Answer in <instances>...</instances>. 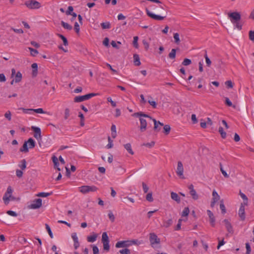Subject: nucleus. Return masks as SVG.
<instances>
[{
    "label": "nucleus",
    "instance_id": "50",
    "mask_svg": "<svg viewBox=\"0 0 254 254\" xmlns=\"http://www.w3.org/2000/svg\"><path fill=\"white\" fill-rule=\"evenodd\" d=\"M45 226H46V228L48 232V234L49 235H50V237L51 238H53V233L52 232V231L51 230V228L50 227V226L47 224H45Z\"/></svg>",
    "mask_w": 254,
    "mask_h": 254
},
{
    "label": "nucleus",
    "instance_id": "31",
    "mask_svg": "<svg viewBox=\"0 0 254 254\" xmlns=\"http://www.w3.org/2000/svg\"><path fill=\"white\" fill-rule=\"evenodd\" d=\"M28 151L27 142L25 141L23 144L22 147L20 149V151L26 153L28 152Z\"/></svg>",
    "mask_w": 254,
    "mask_h": 254
},
{
    "label": "nucleus",
    "instance_id": "35",
    "mask_svg": "<svg viewBox=\"0 0 254 254\" xmlns=\"http://www.w3.org/2000/svg\"><path fill=\"white\" fill-rule=\"evenodd\" d=\"M28 49L30 52L31 55L33 57L36 56L37 55V54H38V51L36 49H34L31 47H29Z\"/></svg>",
    "mask_w": 254,
    "mask_h": 254
},
{
    "label": "nucleus",
    "instance_id": "60",
    "mask_svg": "<svg viewBox=\"0 0 254 254\" xmlns=\"http://www.w3.org/2000/svg\"><path fill=\"white\" fill-rule=\"evenodd\" d=\"M73 7L72 6H69L68 7L67 11H66V14L70 15L71 13H72V12L73 11Z\"/></svg>",
    "mask_w": 254,
    "mask_h": 254
},
{
    "label": "nucleus",
    "instance_id": "18",
    "mask_svg": "<svg viewBox=\"0 0 254 254\" xmlns=\"http://www.w3.org/2000/svg\"><path fill=\"white\" fill-rule=\"evenodd\" d=\"M171 197L173 200L176 201L178 203H180L181 202V198L177 193L173 191L171 192Z\"/></svg>",
    "mask_w": 254,
    "mask_h": 254
},
{
    "label": "nucleus",
    "instance_id": "33",
    "mask_svg": "<svg viewBox=\"0 0 254 254\" xmlns=\"http://www.w3.org/2000/svg\"><path fill=\"white\" fill-rule=\"evenodd\" d=\"M171 127L168 125H166L163 127V132L166 134L168 135L170 131Z\"/></svg>",
    "mask_w": 254,
    "mask_h": 254
},
{
    "label": "nucleus",
    "instance_id": "38",
    "mask_svg": "<svg viewBox=\"0 0 254 254\" xmlns=\"http://www.w3.org/2000/svg\"><path fill=\"white\" fill-rule=\"evenodd\" d=\"M21 164L18 166L21 169V170H24L26 167V161L25 159H23L20 162Z\"/></svg>",
    "mask_w": 254,
    "mask_h": 254
},
{
    "label": "nucleus",
    "instance_id": "62",
    "mask_svg": "<svg viewBox=\"0 0 254 254\" xmlns=\"http://www.w3.org/2000/svg\"><path fill=\"white\" fill-rule=\"evenodd\" d=\"M107 101L108 102L111 103V105L113 107H115L116 106V103L114 101H113L111 97H108L107 98Z\"/></svg>",
    "mask_w": 254,
    "mask_h": 254
},
{
    "label": "nucleus",
    "instance_id": "32",
    "mask_svg": "<svg viewBox=\"0 0 254 254\" xmlns=\"http://www.w3.org/2000/svg\"><path fill=\"white\" fill-rule=\"evenodd\" d=\"M61 25L64 28L66 29L67 30H71L72 28V27L70 25H69L67 23H66L63 21H61Z\"/></svg>",
    "mask_w": 254,
    "mask_h": 254
},
{
    "label": "nucleus",
    "instance_id": "59",
    "mask_svg": "<svg viewBox=\"0 0 254 254\" xmlns=\"http://www.w3.org/2000/svg\"><path fill=\"white\" fill-rule=\"evenodd\" d=\"M120 253L121 254H129L130 251L128 249H125L120 251Z\"/></svg>",
    "mask_w": 254,
    "mask_h": 254
},
{
    "label": "nucleus",
    "instance_id": "6",
    "mask_svg": "<svg viewBox=\"0 0 254 254\" xmlns=\"http://www.w3.org/2000/svg\"><path fill=\"white\" fill-rule=\"evenodd\" d=\"M79 191L83 194L88 193L89 192H94L98 190V188L95 186H83L79 188Z\"/></svg>",
    "mask_w": 254,
    "mask_h": 254
},
{
    "label": "nucleus",
    "instance_id": "51",
    "mask_svg": "<svg viewBox=\"0 0 254 254\" xmlns=\"http://www.w3.org/2000/svg\"><path fill=\"white\" fill-rule=\"evenodd\" d=\"M108 217L111 222H113L115 221V217L111 211H109L108 213Z\"/></svg>",
    "mask_w": 254,
    "mask_h": 254
},
{
    "label": "nucleus",
    "instance_id": "56",
    "mask_svg": "<svg viewBox=\"0 0 254 254\" xmlns=\"http://www.w3.org/2000/svg\"><path fill=\"white\" fill-rule=\"evenodd\" d=\"M142 188H143V190L144 192V193L147 192V191H148V190H149V188L148 187V186L144 182H143L142 183Z\"/></svg>",
    "mask_w": 254,
    "mask_h": 254
},
{
    "label": "nucleus",
    "instance_id": "49",
    "mask_svg": "<svg viewBox=\"0 0 254 254\" xmlns=\"http://www.w3.org/2000/svg\"><path fill=\"white\" fill-rule=\"evenodd\" d=\"M70 115V110L68 108H66L64 111V118L65 120L68 119Z\"/></svg>",
    "mask_w": 254,
    "mask_h": 254
},
{
    "label": "nucleus",
    "instance_id": "2",
    "mask_svg": "<svg viewBox=\"0 0 254 254\" xmlns=\"http://www.w3.org/2000/svg\"><path fill=\"white\" fill-rule=\"evenodd\" d=\"M132 116L139 118L140 122V130L141 132L145 131L147 127V121L143 119V117L147 118L150 120H152V118L151 117L141 112L135 113L132 115Z\"/></svg>",
    "mask_w": 254,
    "mask_h": 254
},
{
    "label": "nucleus",
    "instance_id": "19",
    "mask_svg": "<svg viewBox=\"0 0 254 254\" xmlns=\"http://www.w3.org/2000/svg\"><path fill=\"white\" fill-rule=\"evenodd\" d=\"M97 236H98L97 234L93 232L92 235L87 236V240L88 242L93 243L94 242H95L96 240Z\"/></svg>",
    "mask_w": 254,
    "mask_h": 254
},
{
    "label": "nucleus",
    "instance_id": "12",
    "mask_svg": "<svg viewBox=\"0 0 254 254\" xmlns=\"http://www.w3.org/2000/svg\"><path fill=\"white\" fill-rule=\"evenodd\" d=\"M31 129L34 132V137H35L38 140L41 139L42 136L41 129L38 127L32 126L31 127Z\"/></svg>",
    "mask_w": 254,
    "mask_h": 254
},
{
    "label": "nucleus",
    "instance_id": "37",
    "mask_svg": "<svg viewBox=\"0 0 254 254\" xmlns=\"http://www.w3.org/2000/svg\"><path fill=\"white\" fill-rule=\"evenodd\" d=\"M190 193L193 199L197 200L198 199V195L195 190L193 191H190Z\"/></svg>",
    "mask_w": 254,
    "mask_h": 254
},
{
    "label": "nucleus",
    "instance_id": "24",
    "mask_svg": "<svg viewBox=\"0 0 254 254\" xmlns=\"http://www.w3.org/2000/svg\"><path fill=\"white\" fill-rule=\"evenodd\" d=\"M28 144L29 148H33L35 146V142L33 139L30 138L28 140L26 141Z\"/></svg>",
    "mask_w": 254,
    "mask_h": 254
},
{
    "label": "nucleus",
    "instance_id": "30",
    "mask_svg": "<svg viewBox=\"0 0 254 254\" xmlns=\"http://www.w3.org/2000/svg\"><path fill=\"white\" fill-rule=\"evenodd\" d=\"M176 50L175 49H172L171 52L169 54L168 57L171 59H175L176 58Z\"/></svg>",
    "mask_w": 254,
    "mask_h": 254
},
{
    "label": "nucleus",
    "instance_id": "46",
    "mask_svg": "<svg viewBox=\"0 0 254 254\" xmlns=\"http://www.w3.org/2000/svg\"><path fill=\"white\" fill-rule=\"evenodd\" d=\"M146 199L149 201V202H152L153 201V198L152 197V192H149L146 196Z\"/></svg>",
    "mask_w": 254,
    "mask_h": 254
},
{
    "label": "nucleus",
    "instance_id": "23",
    "mask_svg": "<svg viewBox=\"0 0 254 254\" xmlns=\"http://www.w3.org/2000/svg\"><path fill=\"white\" fill-rule=\"evenodd\" d=\"M173 224V220L172 219H169L167 220L164 221L163 222V226L165 228H168Z\"/></svg>",
    "mask_w": 254,
    "mask_h": 254
},
{
    "label": "nucleus",
    "instance_id": "4",
    "mask_svg": "<svg viewBox=\"0 0 254 254\" xmlns=\"http://www.w3.org/2000/svg\"><path fill=\"white\" fill-rule=\"evenodd\" d=\"M98 94V93H91L85 95L76 96L74 98V102L76 103L81 102L87 100Z\"/></svg>",
    "mask_w": 254,
    "mask_h": 254
},
{
    "label": "nucleus",
    "instance_id": "21",
    "mask_svg": "<svg viewBox=\"0 0 254 254\" xmlns=\"http://www.w3.org/2000/svg\"><path fill=\"white\" fill-rule=\"evenodd\" d=\"M125 148L131 155L134 154V152L132 150L131 144L129 143L124 144Z\"/></svg>",
    "mask_w": 254,
    "mask_h": 254
},
{
    "label": "nucleus",
    "instance_id": "58",
    "mask_svg": "<svg viewBox=\"0 0 254 254\" xmlns=\"http://www.w3.org/2000/svg\"><path fill=\"white\" fill-rule=\"evenodd\" d=\"M108 139L109 143L107 144V147L108 148H111L113 146V141L111 140L110 136L108 137Z\"/></svg>",
    "mask_w": 254,
    "mask_h": 254
},
{
    "label": "nucleus",
    "instance_id": "53",
    "mask_svg": "<svg viewBox=\"0 0 254 254\" xmlns=\"http://www.w3.org/2000/svg\"><path fill=\"white\" fill-rule=\"evenodd\" d=\"M4 117L10 121L11 119V112L9 111H7L4 114Z\"/></svg>",
    "mask_w": 254,
    "mask_h": 254
},
{
    "label": "nucleus",
    "instance_id": "22",
    "mask_svg": "<svg viewBox=\"0 0 254 254\" xmlns=\"http://www.w3.org/2000/svg\"><path fill=\"white\" fill-rule=\"evenodd\" d=\"M133 62L134 64L136 66H139L140 65L141 63L140 62V58L137 54L133 55Z\"/></svg>",
    "mask_w": 254,
    "mask_h": 254
},
{
    "label": "nucleus",
    "instance_id": "44",
    "mask_svg": "<svg viewBox=\"0 0 254 254\" xmlns=\"http://www.w3.org/2000/svg\"><path fill=\"white\" fill-rule=\"evenodd\" d=\"M174 38L175 39V42L176 44H179L180 43L179 34L178 33H175L174 34Z\"/></svg>",
    "mask_w": 254,
    "mask_h": 254
},
{
    "label": "nucleus",
    "instance_id": "17",
    "mask_svg": "<svg viewBox=\"0 0 254 254\" xmlns=\"http://www.w3.org/2000/svg\"><path fill=\"white\" fill-rule=\"evenodd\" d=\"M207 212L208 215L209 216V219H210V222L211 225L212 227H214L215 226V217H214V216L213 215V214L209 210H208L207 211Z\"/></svg>",
    "mask_w": 254,
    "mask_h": 254
},
{
    "label": "nucleus",
    "instance_id": "27",
    "mask_svg": "<svg viewBox=\"0 0 254 254\" xmlns=\"http://www.w3.org/2000/svg\"><path fill=\"white\" fill-rule=\"evenodd\" d=\"M111 135L113 138H115L117 136L116 127L115 125H112L111 128Z\"/></svg>",
    "mask_w": 254,
    "mask_h": 254
},
{
    "label": "nucleus",
    "instance_id": "29",
    "mask_svg": "<svg viewBox=\"0 0 254 254\" xmlns=\"http://www.w3.org/2000/svg\"><path fill=\"white\" fill-rule=\"evenodd\" d=\"M52 193H53V192L52 191L50 192H41L38 193L37 194V196H39V197H47V196H49L52 195Z\"/></svg>",
    "mask_w": 254,
    "mask_h": 254
},
{
    "label": "nucleus",
    "instance_id": "57",
    "mask_svg": "<svg viewBox=\"0 0 254 254\" xmlns=\"http://www.w3.org/2000/svg\"><path fill=\"white\" fill-rule=\"evenodd\" d=\"M74 29L76 33H77V34L79 33L80 27H79V25L78 23L76 22L74 23Z\"/></svg>",
    "mask_w": 254,
    "mask_h": 254
},
{
    "label": "nucleus",
    "instance_id": "13",
    "mask_svg": "<svg viewBox=\"0 0 254 254\" xmlns=\"http://www.w3.org/2000/svg\"><path fill=\"white\" fill-rule=\"evenodd\" d=\"M42 200L41 198H37L33 200V203L30 205L32 209H37L40 208L42 204Z\"/></svg>",
    "mask_w": 254,
    "mask_h": 254
},
{
    "label": "nucleus",
    "instance_id": "8",
    "mask_svg": "<svg viewBox=\"0 0 254 254\" xmlns=\"http://www.w3.org/2000/svg\"><path fill=\"white\" fill-rule=\"evenodd\" d=\"M149 241L152 247H154L155 244H160V239L158 238L156 234L154 233H151L149 234Z\"/></svg>",
    "mask_w": 254,
    "mask_h": 254
},
{
    "label": "nucleus",
    "instance_id": "20",
    "mask_svg": "<svg viewBox=\"0 0 254 254\" xmlns=\"http://www.w3.org/2000/svg\"><path fill=\"white\" fill-rule=\"evenodd\" d=\"M31 67L32 70V76L36 77L38 73V64L36 63H34L32 64Z\"/></svg>",
    "mask_w": 254,
    "mask_h": 254
},
{
    "label": "nucleus",
    "instance_id": "16",
    "mask_svg": "<svg viewBox=\"0 0 254 254\" xmlns=\"http://www.w3.org/2000/svg\"><path fill=\"white\" fill-rule=\"evenodd\" d=\"M225 225L226 228L229 233H233V229L231 224L227 219H224L223 221Z\"/></svg>",
    "mask_w": 254,
    "mask_h": 254
},
{
    "label": "nucleus",
    "instance_id": "1",
    "mask_svg": "<svg viewBox=\"0 0 254 254\" xmlns=\"http://www.w3.org/2000/svg\"><path fill=\"white\" fill-rule=\"evenodd\" d=\"M231 22L234 24L235 28L240 30L242 28V23L241 21V14L238 12H233L228 14Z\"/></svg>",
    "mask_w": 254,
    "mask_h": 254
},
{
    "label": "nucleus",
    "instance_id": "14",
    "mask_svg": "<svg viewBox=\"0 0 254 254\" xmlns=\"http://www.w3.org/2000/svg\"><path fill=\"white\" fill-rule=\"evenodd\" d=\"M247 205H243L241 204L239 210L238 214L242 221H244L246 218L245 206Z\"/></svg>",
    "mask_w": 254,
    "mask_h": 254
},
{
    "label": "nucleus",
    "instance_id": "47",
    "mask_svg": "<svg viewBox=\"0 0 254 254\" xmlns=\"http://www.w3.org/2000/svg\"><path fill=\"white\" fill-rule=\"evenodd\" d=\"M191 64V61L189 59H185L182 63V64L185 66H187Z\"/></svg>",
    "mask_w": 254,
    "mask_h": 254
},
{
    "label": "nucleus",
    "instance_id": "63",
    "mask_svg": "<svg viewBox=\"0 0 254 254\" xmlns=\"http://www.w3.org/2000/svg\"><path fill=\"white\" fill-rule=\"evenodd\" d=\"M92 249L93 254H99V249L96 246H93Z\"/></svg>",
    "mask_w": 254,
    "mask_h": 254
},
{
    "label": "nucleus",
    "instance_id": "9",
    "mask_svg": "<svg viewBox=\"0 0 254 254\" xmlns=\"http://www.w3.org/2000/svg\"><path fill=\"white\" fill-rule=\"evenodd\" d=\"M132 244H136L134 240L133 241H122L118 242L116 244V247L117 248L127 247Z\"/></svg>",
    "mask_w": 254,
    "mask_h": 254
},
{
    "label": "nucleus",
    "instance_id": "36",
    "mask_svg": "<svg viewBox=\"0 0 254 254\" xmlns=\"http://www.w3.org/2000/svg\"><path fill=\"white\" fill-rule=\"evenodd\" d=\"M152 120L153 121L154 124V129L157 131H159V130H160L161 127H160L159 125L157 124V121L155 119L153 118Z\"/></svg>",
    "mask_w": 254,
    "mask_h": 254
},
{
    "label": "nucleus",
    "instance_id": "48",
    "mask_svg": "<svg viewBox=\"0 0 254 254\" xmlns=\"http://www.w3.org/2000/svg\"><path fill=\"white\" fill-rule=\"evenodd\" d=\"M138 40V37L137 36H134L133 37V45L135 48H138V44L137 43Z\"/></svg>",
    "mask_w": 254,
    "mask_h": 254
},
{
    "label": "nucleus",
    "instance_id": "26",
    "mask_svg": "<svg viewBox=\"0 0 254 254\" xmlns=\"http://www.w3.org/2000/svg\"><path fill=\"white\" fill-rule=\"evenodd\" d=\"M15 80V82L18 83L19 82L21 79H22V74L20 71H18L15 76V78L14 79Z\"/></svg>",
    "mask_w": 254,
    "mask_h": 254
},
{
    "label": "nucleus",
    "instance_id": "28",
    "mask_svg": "<svg viewBox=\"0 0 254 254\" xmlns=\"http://www.w3.org/2000/svg\"><path fill=\"white\" fill-rule=\"evenodd\" d=\"M57 36L60 37L63 41V44L64 46L68 45V41L67 39L62 34L58 33Z\"/></svg>",
    "mask_w": 254,
    "mask_h": 254
},
{
    "label": "nucleus",
    "instance_id": "5",
    "mask_svg": "<svg viewBox=\"0 0 254 254\" xmlns=\"http://www.w3.org/2000/svg\"><path fill=\"white\" fill-rule=\"evenodd\" d=\"M103 243V250L106 252H108L110 250L109 239L107 232H103L101 239Z\"/></svg>",
    "mask_w": 254,
    "mask_h": 254
},
{
    "label": "nucleus",
    "instance_id": "61",
    "mask_svg": "<svg viewBox=\"0 0 254 254\" xmlns=\"http://www.w3.org/2000/svg\"><path fill=\"white\" fill-rule=\"evenodd\" d=\"M6 213L10 216L14 217H16L17 216V214L15 212L12 210H8Z\"/></svg>",
    "mask_w": 254,
    "mask_h": 254
},
{
    "label": "nucleus",
    "instance_id": "3",
    "mask_svg": "<svg viewBox=\"0 0 254 254\" xmlns=\"http://www.w3.org/2000/svg\"><path fill=\"white\" fill-rule=\"evenodd\" d=\"M13 190L10 186L8 187L7 190L5 192L2 199L5 205H7L10 200H14L15 199L14 197L12 196Z\"/></svg>",
    "mask_w": 254,
    "mask_h": 254
},
{
    "label": "nucleus",
    "instance_id": "55",
    "mask_svg": "<svg viewBox=\"0 0 254 254\" xmlns=\"http://www.w3.org/2000/svg\"><path fill=\"white\" fill-rule=\"evenodd\" d=\"M225 84L228 88H232L233 87V83L231 80L226 81Z\"/></svg>",
    "mask_w": 254,
    "mask_h": 254
},
{
    "label": "nucleus",
    "instance_id": "52",
    "mask_svg": "<svg viewBox=\"0 0 254 254\" xmlns=\"http://www.w3.org/2000/svg\"><path fill=\"white\" fill-rule=\"evenodd\" d=\"M249 37L250 40L252 41H254V31L251 30L249 31Z\"/></svg>",
    "mask_w": 254,
    "mask_h": 254
},
{
    "label": "nucleus",
    "instance_id": "54",
    "mask_svg": "<svg viewBox=\"0 0 254 254\" xmlns=\"http://www.w3.org/2000/svg\"><path fill=\"white\" fill-rule=\"evenodd\" d=\"M246 254H250L251 252V248L249 243H247L246 244Z\"/></svg>",
    "mask_w": 254,
    "mask_h": 254
},
{
    "label": "nucleus",
    "instance_id": "10",
    "mask_svg": "<svg viewBox=\"0 0 254 254\" xmlns=\"http://www.w3.org/2000/svg\"><path fill=\"white\" fill-rule=\"evenodd\" d=\"M176 173L181 179H185L183 165L181 161L178 162Z\"/></svg>",
    "mask_w": 254,
    "mask_h": 254
},
{
    "label": "nucleus",
    "instance_id": "64",
    "mask_svg": "<svg viewBox=\"0 0 254 254\" xmlns=\"http://www.w3.org/2000/svg\"><path fill=\"white\" fill-rule=\"evenodd\" d=\"M225 104L229 107H231L233 106L232 103L228 97L225 98Z\"/></svg>",
    "mask_w": 254,
    "mask_h": 254
},
{
    "label": "nucleus",
    "instance_id": "25",
    "mask_svg": "<svg viewBox=\"0 0 254 254\" xmlns=\"http://www.w3.org/2000/svg\"><path fill=\"white\" fill-rule=\"evenodd\" d=\"M240 195L244 200L243 202H242L241 204L248 205V199L247 196L244 193H242L241 191H240Z\"/></svg>",
    "mask_w": 254,
    "mask_h": 254
},
{
    "label": "nucleus",
    "instance_id": "45",
    "mask_svg": "<svg viewBox=\"0 0 254 254\" xmlns=\"http://www.w3.org/2000/svg\"><path fill=\"white\" fill-rule=\"evenodd\" d=\"M150 99H149L148 102L149 104L152 106L154 109L156 108L157 104L155 101H153L152 97H150Z\"/></svg>",
    "mask_w": 254,
    "mask_h": 254
},
{
    "label": "nucleus",
    "instance_id": "7",
    "mask_svg": "<svg viewBox=\"0 0 254 254\" xmlns=\"http://www.w3.org/2000/svg\"><path fill=\"white\" fill-rule=\"evenodd\" d=\"M25 5L29 9H38L41 6V3L35 0H27Z\"/></svg>",
    "mask_w": 254,
    "mask_h": 254
},
{
    "label": "nucleus",
    "instance_id": "15",
    "mask_svg": "<svg viewBox=\"0 0 254 254\" xmlns=\"http://www.w3.org/2000/svg\"><path fill=\"white\" fill-rule=\"evenodd\" d=\"M212 200L211 202V207H213L215 203L220 199V196L215 190L212 192Z\"/></svg>",
    "mask_w": 254,
    "mask_h": 254
},
{
    "label": "nucleus",
    "instance_id": "11",
    "mask_svg": "<svg viewBox=\"0 0 254 254\" xmlns=\"http://www.w3.org/2000/svg\"><path fill=\"white\" fill-rule=\"evenodd\" d=\"M146 12L147 15L151 17V18L157 20H163L166 16H162L160 15H156L154 13H153L152 12H151L148 9L146 8Z\"/></svg>",
    "mask_w": 254,
    "mask_h": 254
},
{
    "label": "nucleus",
    "instance_id": "41",
    "mask_svg": "<svg viewBox=\"0 0 254 254\" xmlns=\"http://www.w3.org/2000/svg\"><path fill=\"white\" fill-rule=\"evenodd\" d=\"M101 26L103 29H109L111 27V24L109 22H103L101 24Z\"/></svg>",
    "mask_w": 254,
    "mask_h": 254
},
{
    "label": "nucleus",
    "instance_id": "40",
    "mask_svg": "<svg viewBox=\"0 0 254 254\" xmlns=\"http://www.w3.org/2000/svg\"><path fill=\"white\" fill-rule=\"evenodd\" d=\"M204 56L205 59L207 66L210 67L211 64V61H210V59L208 57L206 51H205V53Z\"/></svg>",
    "mask_w": 254,
    "mask_h": 254
},
{
    "label": "nucleus",
    "instance_id": "43",
    "mask_svg": "<svg viewBox=\"0 0 254 254\" xmlns=\"http://www.w3.org/2000/svg\"><path fill=\"white\" fill-rule=\"evenodd\" d=\"M189 213L190 209L189 207H185L182 212V216L183 217L187 216L189 215Z\"/></svg>",
    "mask_w": 254,
    "mask_h": 254
},
{
    "label": "nucleus",
    "instance_id": "34",
    "mask_svg": "<svg viewBox=\"0 0 254 254\" xmlns=\"http://www.w3.org/2000/svg\"><path fill=\"white\" fill-rule=\"evenodd\" d=\"M18 110H22L24 114H31L32 112H33V109H25L23 108H20Z\"/></svg>",
    "mask_w": 254,
    "mask_h": 254
},
{
    "label": "nucleus",
    "instance_id": "39",
    "mask_svg": "<svg viewBox=\"0 0 254 254\" xmlns=\"http://www.w3.org/2000/svg\"><path fill=\"white\" fill-rule=\"evenodd\" d=\"M219 132L221 134V136L223 138H225L226 137V133L224 131L222 127H219Z\"/></svg>",
    "mask_w": 254,
    "mask_h": 254
},
{
    "label": "nucleus",
    "instance_id": "42",
    "mask_svg": "<svg viewBox=\"0 0 254 254\" xmlns=\"http://www.w3.org/2000/svg\"><path fill=\"white\" fill-rule=\"evenodd\" d=\"M220 208L221 210L222 213L225 214L226 212V208H225V205L224 204L223 200H221L220 201Z\"/></svg>",
    "mask_w": 254,
    "mask_h": 254
}]
</instances>
